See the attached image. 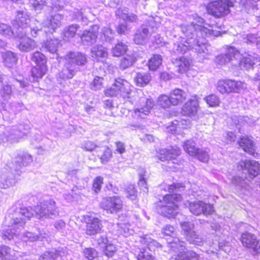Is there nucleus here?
I'll return each mask as SVG.
<instances>
[{"label": "nucleus", "instance_id": "49", "mask_svg": "<svg viewBox=\"0 0 260 260\" xmlns=\"http://www.w3.org/2000/svg\"><path fill=\"white\" fill-rule=\"evenodd\" d=\"M12 95L11 86L8 84H3L0 90V95L4 101L10 99Z\"/></svg>", "mask_w": 260, "mask_h": 260}, {"label": "nucleus", "instance_id": "5", "mask_svg": "<svg viewBox=\"0 0 260 260\" xmlns=\"http://www.w3.org/2000/svg\"><path fill=\"white\" fill-rule=\"evenodd\" d=\"M29 210H31L32 215L33 212H35L37 217L42 220L48 218H52L59 214L57 208L54 201L49 199L47 200H44L35 207L34 210L31 208H27Z\"/></svg>", "mask_w": 260, "mask_h": 260}, {"label": "nucleus", "instance_id": "19", "mask_svg": "<svg viewBox=\"0 0 260 260\" xmlns=\"http://www.w3.org/2000/svg\"><path fill=\"white\" fill-rule=\"evenodd\" d=\"M63 16L59 14H55L47 18L42 22V25L46 33L52 34L55 30L61 25V21Z\"/></svg>", "mask_w": 260, "mask_h": 260}, {"label": "nucleus", "instance_id": "13", "mask_svg": "<svg viewBox=\"0 0 260 260\" xmlns=\"http://www.w3.org/2000/svg\"><path fill=\"white\" fill-rule=\"evenodd\" d=\"M29 125L26 124H20L11 129H7L8 142L11 143L18 142L20 139L29 133Z\"/></svg>", "mask_w": 260, "mask_h": 260}, {"label": "nucleus", "instance_id": "44", "mask_svg": "<svg viewBox=\"0 0 260 260\" xmlns=\"http://www.w3.org/2000/svg\"><path fill=\"white\" fill-rule=\"evenodd\" d=\"M31 60L36 64V66H47L46 56L39 51H36L32 54Z\"/></svg>", "mask_w": 260, "mask_h": 260}, {"label": "nucleus", "instance_id": "32", "mask_svg": "<svg viewBox=\"0 0 260 260\" xmlns=\"http://www.w3.org/2000/svg\"><path fill=\"white\" fill-rule=\"evenodd\" d=\"M59 45V40L56 38L47 39L42 45L43 50L51 53H56Z\"/></svg>", "mask_w": 260, "mask_h": 260}, {"label": "nucleus", "instance_id": "62", "mask_svg": "<svg viewBox=\"0 0 260 260\" xmlns=\"http://www.w3.org/2000/svg\"><path fill=\"white\" fill-rule=\"evenodd\" d=\"M103 249L105 254L108 257H112L116 251L115 245L111 243H107Z\"/></svg>", "mask_w": 260, "mask_h": 260}, {"label": "nucleus", "instance_id": "24", "mask_svg": "<svg viewBox=\"0 0 260 260\" xmlns=\"http://www.w3.org/2000/svg\"><path fill=\"white\" fill-rule=\"evenodd\" d=\"M143 102H145L144 106H141V107L134 110V117L136 118H145L154 106V102L152 99L144 98Z\"/></svg>", "mask_w": 260, "mask_h": 260}, {"label": "nucleus", "instance_id": "22", "mask_svg": "<svg viewBox=\"0 0 260 260\" xmlns=\"http://www.w3.org/2000/svg\"><path fill=\"white\" fill-rule=\"evenodd\" d=\"M180 150L179 148L171 147L170 149H160L158 157L161 161H168V163L172 161L173 164H176L177 162L175 160H176V158L180 155Z\"/></svg>", "mask_w": 260, "mask_h": 260}, {"label": "nucleus", "instance_id": "51", "mask_svg": "<svg viewBox=\"0 0 260 260\" xmlns=\"http://www.w3.org/2000/svg\"><path fill=\"white\" fill-rule=\"evenodd\" d=\"M116 14L123 19L131 22H135L137 19V16L135 14L123 12V10L121 8H119L117 10Z\"/></svg>", "mask_w": 260, "mask_h": 260}, {"label": "nucleus", "instance_id": "7", "mask_svg": "<svg viewBox=\"0 0 260 260\" xmlns=\"http://www.w3.org/2000/svg\"><path fill=\"white\" fill-rule=\"evenodd\" d=\"M157 29V24L153 18H151L147 24L142 25L137 31L134 38L135 43L139 45L146 44Z\"/></svg>", "mask_w": 260, "mask_h": 260}, {"label": "nucleus", "instance_id": "28", "mask_svg": "<svg viewBox=\"0 0 260 260\" xmlns=\"http://www.w3.org/2000/svg\"><path fill=\"white\" fill-rule=\"evenodd\" d=\"M198 107V103L196 100H190L182 108L181 114L190 117L194 116L197 113Z\"/></svg>", "mask_w": 260, "mask_h": 260}, {"label": "nucleus", "instance_id": "58", "mask_svg": "<svg viewBox=\"0 0 260 260\" xmlns=\"http://www.w3.org/2000/svg\"><path fill=\"white\" fill-rule=\"evenodd\" d=\"M81 148L87 151H92L94 149L100 147L94 142L87 141L83 142L81 144Z\"/></svg>", "mask_w": 260, "mask_h": 260}, {"label": "nucleus", "instance_id": "56", "mask_svg": "<svg viewBox=\"0 0 260 260\" xmlns=\"http://www.w3.org/2000/svg\"><path fill=\"white\" fill-rule=\"evenodd\" d=\"M134 62V59L132 56L126 55L121 59L120 67L123 70H124L131 66Z\"/></svg>", "mask_w": 260, "mask_h": 260}, {"label": "nucleus", "instance_id": "18", "mask_svg": "<svg viewBox=\"0 0 260 260\" xmlns=\"http://www.w3.org/2000/svg\"><path fill=\"white\" fill-rule=\"evenodd\" d=\"M1 107L3 108L2 113L3 115L4 119L10 121L12 120L15 114L22 109V105L19 103H12L8 105L6 103H2Z\"/></svg>", "mask_w": 260, "mask_h": 260}, {"label": "nucleus", "instance_id": "59", "mask_svg": "<svg viewBox=\"0 0 260 260\" xmlns=\"http://www.w3.org/2000/svg\"><path fill=\"white\" fill-rule=\"evenodd\" d=\"M258 39H259V36H258L257 34H249L243 37V41L248 44L257 45Z\"/></svg>", "mask_w": 260, "mask_h": 260}, {"label": "nucleus", "instance_id": "45", "mask_svg": "<svg viewBox=\"0 0 260 260\" xmlns=\"http://www.w3.org/2000/svg\"><path fill=\"white\" fill-rule=\"evenodd\" d=\"M183 146L184 150L191 156L196 155L200 150L196 147L195 143L192 140H187L185 142Z\"/></svg>", "mask_w": 260, "mask_h": 260}, {"label": "nucleus", "instance_id": "50", "mask_svg": "<svg viewBox=\"0 0 260 260\" xmlns=\"http://www.w3.org/2000/svg\"><path fill=\"white\" fill-rule=\"evenodd\" d=\"M127 49V46L122 42H118L112 49V53L115 56H120L124 54Z\"/></svg>", "mask_w": 260, "mask_h": 260}, {"label": "nucleus", "instance_id": "2", "mask_svg": "<svg viewBox=\"0 0 260 260\" xmlns=\"http://www.w3.org/2000/svg\"><path fill=\"white\" fill-rule=\"evenodd\" d=\"M32 216L31 210L27 208H20L14 212L9 221L6 220L3 225L1 233L4 240H10L15 237L20 236L24 242H34L42 240L45 237V234H35L33 233L26 232L22 236L21 231L24 229L26 220H29Z\"/></svg>", "mask_w": 260, "mask_h": 260}, {"label": "nucleus", "instance_id": "55", "mask_svg": "<svg viewBox=\"0 0 260 260\" xmlns=\"http://www.w3.org/2000/svg\"><path fill=\"white\" fill-rule=\"evenodd\" d=\"M118 225H119L118 231L119 233L124 237H127L129 235L133 234L134 232L130 229V225L129 224L120 223Z\"/></svg>", "mask_w": 260, "mask_h": 260}, {"label": "nucleus", "instance_id": "12", "mask_svg": "<svg viewBox=\"0 0 260 260\" xmlns=\"http://www.w3.org/2000/svg\"><path fill=\"white\" fill-rule=\"evenodd\" d=\"M123 207L121 199L117 196L107 197L103 199L101 207L109 213H116L121 210Z\"/></svg>", "mask_w": 260, "mask_h": 260}, {"label": "nucleus", "instance_id": "15", "mask_svg": "<svg viewBox=\"0 0 260 260\" xmlns=\"http://www.w3.org/2000/svg\"><path fill=\"white\" fill-rule=\"evenodd\" d=\"M44 28L42 23H40L36 19L32 21L29 26L23 31L17 32V38H22L27 35H30L32 37L36 38L42 31H44Z\"/></svg>", "mask_w": 260, "mask_h": 260}, {"label": "nucleus", "instance_id": "8", "mask_svg": "<svg viewBox=\"0 0 260 260\" xmlns=\"http://www.w3.org/2000/svg\"><path fill=\"white\" fill-rule=\"evenodd\" d=\"M236 0H217L210 3L208 12L216 17L224 16L230 13V8L234 6Z\"/></svg>", "mask_w": 260, "mask_h": 260}, {"label": "nucleus", "instance_id": "61", "mask_svg": "<svg viewBox=\"0 0 260 260\" xmlns=\"http://www.w3.org/2000/svg\"><path fill=\"white\" fill-rule=\"evenodd\" d=\"M189 66V64L188 60L186 59L184 57H180L177 71L179 73H182L188 69Z\"/></svg>", "mask_w": 260, "mask_h": 260}, {"label": "nucleus", "instance_id": "31", "mask_svg": "<svg viewBox=\"0 0 260 260\" xmlns=\"http://www.w3.org/2000/svg\"><path fill=\"white\" fill-rule=\"evenodd\" d=\"M21 40L18 47L20 51L22 52H28L34 49L36 47V42L26 36L22 38H19Z\"/></svg>", "mask_w": 260, "mask_h": 260}, {"label": "nucleus", "instance_id": "9", "mask_svg": "<svg viewBox=\"0 0 260 260\" xmlns=\"http://www.w3.org/2000/svg\"><path fill=\"white\" fill-rule=\"evenodd\" d=\"M180 225L186 240L190 244L201 246L203 245L205 240L203 238L193 230L194 224L191 222L185 221L180 223Z\"/></svg>", "mask_w": 260, "mask_h": 260}, {"label": "nucleus", "instance_id": "27", "mask_svg": "<svg viewBox=\"0 0 260 260\" xmlns=\"http://www.w3.org/2000/svg\"><path fill=\"white\" fill-rule=\"evenodd\" d=\"M172 104L177 106L184 102L187 96V93L182 89L176 88L170 93Z\"/></svg>", "mask_w": 260, "mask_h": 260}, {"label": "nucleus", "instance_id": "23", "mask_svg": "<svg viewBox=\"0 0 260 260\" xmlns=\"http://www.w3.org/2000/svg\"><path fill=\"white\" fill-rule=\"evenodd\" d=\"M66 61L75 67L84 66L87 62L85 54L79 52H70L65 56Z\"/></svg>", "mask_w": 260, "mask_h": 260}, {"label": "nucleus", "instance_id": "1", "mask_svg": "<svg viewBox=\"0 0 260 260\" xmlns=\"http://www.w3.org/2000/svg\"><path fill=\"white\" fill-rule=\"evenodd\" d=\"M181 30L186 39L180 38L179 41L174 42L173 51L175 53L184 54L187 50L194 49L203 58L210 54V46L207 44L206 38L215 35L213 27L206 23L204 19L197 17L190 24L183 23L180 25Z\"/></svg>", "mask_w": 260, "mask_h": 260}, {"label": "nucleus", "instance_id": "36", "mask_svg": "<svg viewBox=\"0 0 260 260\" xmlns=\"http://www.w3.org/2000/svg\"><path fill=\"white\" fill-rule=\"evenodd\" d=\"M229 93H239L246 88V84L241 81H236L233 80H227Z\"/></svg>", "mask_w": 260, "mask_h": 260}, {"label": "nucleus", "instance_id": "3", "mask_svg": "<svg viewBox=\"0 0 260 260\" xmlns=\"http://www.w3.org/2000/svg\"><path fill=\"white\" fill-rule=\"evenodd\" d=\"M184 187L179 183L173 184L167 186L169 192H176L174 194H167L164 196L162 200H160L157 212L168 218L175 217L178 213L179 208L176 202L180 201L181 196L177 192L183 190Z\"/></svg>", "mask_w": 260, "mask_h": 260}, {"label": "nucleus", "instance_id": "57", "mask_svg": "<svg viewBox=\"0 0 260 260\" xmlns=\"http://www.w3.org/2000/svg\"><path fill=\"white\" fill-rule=\"evenodd\" d=\"M162 233L164 235L167 236H170L173 238L172 240H171V241L168 242L167 246L169 248V243L170 242L173 241V240L176 238V237H174L176 235L175 233H174V228L172 225H167L165 228H164L162 229Z\"/></svg>", "mask_w": 260, "mask_h": 260}, {"label": "nucleus", "instance_id": "42", "mask_svg": "<svg viewBox=\"0 0 260 260\" xmlns=\"http://www.w3.org/2000/svg\"><path fill=\"white\" fill-rule=\"evenodd\" d=\"M134 254L138 260H153L154 259L152 254L147 251L146 248H138L135 251Z\"/></svg>", "mask_w": 260, "mask_h": 260}, {"label": "nucleus", "instance_id": "25", "mask_svg": "<svg viewBox=\"0 0 260 260\" xmlns=\"http://www.w3.org/2000/svg\"><path fill=\"white\" fill-rule=\"evenodd\" d=\"M101 220L95 217H89L86 222V234L92 236L99 233L102 229Z\"/></svg>", "mask_w": 260, "mask_h": 260}, {"label": "nucleus", "instance_id": "63", "mask_svg": "<svg viewBox=\"0 0 260 260\" xmlns=\"http://www.w3.org/2000/svg\"><path fill=\"white\" fill-rule=\"evenodd\" d=\"M227 80H219L217 83V89L221 93H229Z\"/></svg>", "mask_w": 260, "mask_h": 260}, {"label": "nucleus", "instance_id": "20", "mask_svg": "<svg viewBox=\"0 0 260 260\" xmlns=\"http://www.w3.org/2000/svg\"><path fill=\"white\" fill-rule=\"evenodd\" d=\"M241 53L236 48L230 47L225 54H221L216 57L215 61L219 65L224 64L234 59H240Z\"/></svg>", "mask_w": 260, "mask_h": 260}, {"label": "nucleus", "instance_id": "38", "mask_svg": "<svg viewBox=\"0 0 260 260\" xmlns=\"http://www.w3.org/2000/svg\"><path fill=\"white\" fill-rule=\"evenodd\" d=\"M98 35L89 30H85L81 37V41L84 45H89L94 43L97 39Z\"/></svg>", "mask_w": 260, "mask_h": 260}, {"label": "nucleus", "instance_id": "30", "mask_svg": "<svg viewBox=\"0 0 260 260\" xmlns=\"http://www.w3.org/2000/svg\"><path fill=\"white\" fill-rule=\"evenodd\" d=\"M78 70V67L72 66L66 61L64 67L59 74V77L63 80L72 79Z\"/></svg>", "mask_w": 260, "mask_h": 260}, {"label": "nucleus", "instance_id": "53", "mask_svg": "<svg viewBox=\"0 0 260 260\" xmlns=\"http://www.w3.org/2000/svg\"><path fill=\"white\" fill-rule=\"evenodd\" d=\"M83 253L84 257L88 260H94L98 257V253L97 251L93 248H86Z\"/></svg>", "mask_w": 260, "mask_h": 260}, {"label": "nucleus", "instance_id": "16", "mask_svg": "<svg viewBox=\"0 0 260 260\" xmlns=\"http://www.w3.org/2000/svg\"><path fill=\"white\" fill-rule=\"evenodd\" d=\"M189 208L190 211L196 215H199L201 214L208 215L214 211L212 205L205 203L202 201L190 202Z\"/></svg>", "mask_w": 260, "mask_h": 260}, {"label": "nucleus", "instance_id": "11", "mask_svg": "<svg viewBox=\"0 0 260 260\" xmlns=\"http://www.w3.org/2000/svg\"><path fill=\"white\" fill-rule=\"evenodd\" d=\"M16 175L15 169L8 166L3 168L0 174V187L7 189L14 185L17 180Z\"/></svg>", "mask_w": 260, "mask_h": 260}, {"label": "nucleus", "instance_id": "47", "mask_svg": "<svg viewBox=\"0 0 260 260\" xmlns=\"http://www.w3.org/2000/svg\"><path fill=\"white\" fill-rule=\"evenodd\" d=\"M100 151L102 152V154H99L101 162L103 164L107 162L112 156L111 150L107 146H104L100 147Z\"/></svg>", "mask_w": 260, "mask_h": 260}, {"label": "nucleus", "instance_id": "40", "mask_svg": "<svg viewBox=\"0 0 260 260\" xmlns=\"http://www.w3.org/2000/svg\"><path fill=\"white\" fill-rule=\"evenodd\" d=\"M79 28V26L77 24H72L66 27L63 32V40L68 41L74 38Z\"/></svg>", "mask_w": 260, "mask_h": 260}, {"label": "nucleus", "instance_id": "54", "mask_svg": "<svg viewBox=\"0 0 260 260\" xmlns=\"http://www.w3.org/2000/svg\"><path fill=\"white\" fill-rule=\"evenodd\" d=\"M207 104L210 107H217L219 106L220 101L219 98L215 94H211L204 98Z\"/></svg>", "mask_w": 260, "mask_h": 260}, {"label": "nucleus", "instance_id": "14", "mask_svg": "<svg viewBox=\"0 0 260 260\" xmlns=\"http://www.w3.org/2000/svg\"><path fill=\"white\" fill-rule=\"evenodd\" d=\"M31 22L29 15L26 10L18 11L13 22V26L16 28V36L17 37L18 31H23Z\"/></svg>", "mask_w": 260, "mask_h": 260}, {"label": "nucleus", "instance_id": "37", "mask_svg": "<svg viewBox=\"0 0 260 260\" xmlns=\"http://www.w3.org/2000/svg\"><path fill=\"white\" fill-rule=\"evenodd\" d=\"M3 58L4 64L8 68L12 67L17 61L16 54L11 51L4 53Z\"/></svg>", "mask_w": 260, "mask_h": 260}, {"label": "nucleus", "instance_id": "64", "mask_svg": "<svg viewBox=\"0 0 260 260\" xmlns=\"http://www.w3.org/2000/svg\"><path fill=\"white\" fill-rule=\"evenodd\" d=\"M103 184V178L101 176L96 177L93 181L92 189L95 192H98L101 189Z\"/></svg>", "mask_w": 260, "mask_h": 260}, {"label": "nucleus", "instance_id": "10", "mask_svg": "<svg viewBox=\"0 0 260 260\" xmlns=\"http://www.w3.org/2000/svg\"><path fill=\"white\" fill-rule=\"evenodd\" d=\"M238 168L250 178H254L260 174V165L253 160H241Z\"/></svg>", "mask_w": 260, "mask_h": 260}, {"label": "nucleus", "instance_id": "35", "mask_svg": "<svg viewBox=\"0 0 260 260\" xmlns=\"http://www.w3.org/2000/svg\"><path fill=\"white\" fill-rule=\"evenodd\" d=\"M16 256V252L10 247L2 245L0 246V259L1 260H11Z\"/></svg>", "mask_w": 260, "mask_h": 260}, {"label": "nucleus", "instance_id": "17", "mask_svg": "<svg viewBox=\"0 0 260 260\" xmlns=\"http://www.w3.org/2000/svg\"><path fill=\"white\" fill-rule=\"evenodd\" d=\"M240 240L244 246L260 253V240H257L254 234L249 232L244 233L242 234Z\"/></svg>", "mask_w": 260, "mask_h": 260}, {"label": "nucleus", "instance_id": "39", "mask_svg": "<svg viewBox=\"0 0 260 260\" xmlns=\"http://www.w3.org/2000/svg\"><path fill=\"white\" fill-rule=\"evenodd\" d=\"M91 56L92 58H105L107 56V49L102 45H98L93 47L91 49Z\"/></svg>", "mask_w": 260, "mask_h": 260}, {"label": "nucleus", "instance_id": "4", "mask_svg": "<svg viewBox=\"0 0 260 260\" xmlns=\"http://www.w3.org/2000/svg\"><path fill=\"white\" fill-rule=\"evenodd\" d=\"M169 252H174L170 260H199V255L193 250L186 251L185 243L178 238H175L169 243Z\"/></svg>", "mask_w": 260, "mask_h": 260}, {"label": "nucleus", "instance_id": "21", "mask_svg": "<svg viewBox=\"0 0 260 260\" xmlns=\"http://www.w3.org/2000/svg\"><path fill=\"white\" fill-rule=\"evenodd\" d=\"M240 66L242 69L246 70L253 68V66L260 61V58L255 53L249 52L241 54Z\"/></svg>", "mask_w": 260, "mask_h": 260}, {"label": "nucleus", "instance_id": "41", "mask_svg": "<svg viewBox=\"0 0 260 260\" xmlns=\"http://www.w3.org/2000/svg\"><path fill=\"white\" fill-rule=\"evenodd\" d=\"M151 77L149 73L140 72L137 74L135 78L137 85L140 86H143L147 85L151 80Z\"/></svg>", "mask_w": 260, "mask_h": 260}, {"label": "nucleus", "instance_id": "34", "mask_svg": "<svg viewBox=\"0 0 260 260\" xmlns=\"http://www.w3.org/2000/svg\"><path fill=\"white\" fill-rule=\"evenodd\" d=\"M47 70V66H36L31 69V77L29 80L31 82H37L39 79L42 78L46 73Z\"/></svg>", "mask_w": 260, "mask_h": 260}, {"label": "nucleus", "instance_id": "46", "mask_svg": "<svg viewBox=\"0 0 260 260\" xmlns=\"http://www.w3.org/2000/svg\"><path fill=\"white\" fill-rule=\"evenodd\" d=\"M115 32L110 28L105 26L102 29L101 39L105 42H110L114 39Z\"/></svg>", "mask_w": 260, "mask_h": 260}, {"label": "nucleus", "instance_id": "52", "mask_svg": "<svg viewBox=\"0 0 260 260\" xmlns=\"http://www.w3.org/2000/svg\"><path fill=\"white\" fill-rule=\"evenodd\" d=\"M0 34L8 37L13 36L14 38H17L15 31L12 30L11 26L3 23H0Z\"/></svg>", "mask_w": 260, "mask_h": 260}, {"label": "nucleus", "instance_id": "6", "mask_svg": "<svg viewBox=\"0 0 260 260\" xmlns=\"http://www.w3.org/2000/svg\"><path fill=\"white\" fill-rule=\"evenodd\" d=\"M131 93V84L120 78L116 79L112 86L105 92L107 96H117L123 99L129 98Z\"/></svg>", "mask_w": 260, "mask_h": 260}, {"label": "nucleus", "instance_id": "60", "mask_svg": "<svg viewBox=\"0 0 260 260\" xmlns=\"http://www.w3.org/2000/svg\"><path fill=\"white\" fill-rule=\"evenodd\" d=\"M103 79L100 77H96L90 83V89L93 90H100L103 87Z\"/></svg>", "mask_w": 260, "mask_h": 260}, {"label": "nucleus", "instance_id": "43", "mask_svg": "<svg viewBox=\"0 0 260 260\" xmlns=\"http://www.w3.org/2000/svg\"><path fill=\"white\" fill-rule=\"evenodd\" d=\"M162 58L160 55L154 54L149 59L148 66L150 70L155 71L161 65Z\"/></svg>", "mask_w": 260, "mask_h": 260}, {"label": "nucleus", "instance_id": "48", "mask_svg": "<svg viewBox=\"0 0 260 260\" xmlns=\"http://www.w3.org/2000/svg\"><path fill=\"white\" fill-rule=\"evenodd\" d=\"M157 105L164 109L169 108L172 105L170 95H160L157 100Z\"/></svg>", "mask_w": 260, "mask_h": 260}, {"label": "nucleus", "instance_id": "26", "mask_svg": "<svg viewBox=\"0 0 260 260\" xmlns=\"http://www.w3.org/2000/svg\"><path fill=\"white\" fill-rule=\"evenodd\" d=\"M238 144L240 147L242 148L244 151L249 154L254 156H256L255 154L257 155V153H255V146L253 141L248 137L244 136L241 137L238 141Z\"/></svg>", "mask_w": 260, "mask_h": 260}, {"label": "nucleus", "instance_id": "33", "mask_svg": "<svg viewBox=\"0 0 260 260\" xmlns=\"http://www.w3.org/2000/svg\"><path fill=\"white\" fill-rule=\"evenodd\" d=\"M142 244L146 245V248L151 252L154 251L158 247H161V245L156 241L152 239L149 236L145 235L142 237L140 240Z\"/></svg>", "mask_w": 260, "mask_h": 260}, {"label": "nucleus", "instance_id": "29", "mask_svg": "<svg viewBox=\"0 0 260 260\" xmlns=\"http://www.w3.org/2000/svg\"><path fill=\"white\" fill-rule=\"evenodd\" d=\"M32 161V156L27 153H24L21 156L16 158L15 160L16 168L15 171L16 172L17 175H20L21 171L20 170L22 166H26L31 163Z\"/></svg>", "mask_w": 260, "mask_h": 260}]
</instances>
